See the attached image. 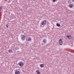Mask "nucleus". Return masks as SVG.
<instances>
[{
    "label": "nucleus",
    "instance_id": "obj_13",
    "mask_svg": "<svg viewBox=\"0 0 74 74\" xmlns=\"http://www.w3.org/2000/svg\"><path fill=\"white\" fill-rule=\"evenodd\" d=\"M32 38H30L28 39V41H32Z\"/></svg>",
    "mask_w": 74,
    "mask_h": 74
},
{
    "label": "nucleus",
    "instance_id": "obj_2",
    "mask_svg": "<svg viewBox=\"0 0 74 74\" xmlns=\"http://www.w3.org/2000/svg\"><path fill=\"white\" fill-rule=\"evenodd\" d=\"M59 42L60 45H62L63 44V41L62 39H60L59 40Z\"/></svg>",
    "mask_w": 74,
    "mask_h": 74
},
{
    "label": "nucleus",
    "instance_id": "obj_15",
    "mask_svg": "<svg viewBox=\"0 0 74 74\" xmlns=\"http://www.w3.org/2000/svg\"><path fill=\"white\" fill-rule=\"evenodd\" d=\"M68 3L69 4H71V1H70V0L68 1Z\"/></svg>",
    "mask_w": 74,
    "mask_h": 74
},
{
    "label": "nucleus",
    "instance_id": "obj_7",
    "mask_svg": "<svg viewBox=\"0 0 74 74\" xmlns=\"http://www.w3.org/2000/svg\"><path fill=\"white\" fill-rule=\"evenodd\" d=\"M67 37L69 40H70V39H71V36H67Z\"/></svg>",
    "mask_w": 74,
    "mask_h": 74
},
{
    "label": "nucleus",
    "instance_id": "obj_1",
    "mask_svg": "<svg viewBox=\"0 0 74 74\" xmlns=\"http://www.w3.org/2000/svg\"><path fill=\"white\" fill-rule=\"evenodd\" d=\"M47 23V21L45 20H44L43 21H42V23H41L42 25H45Z\"/></svg>",
    "mask_w": 74,
    "mask_h": 74
},
{
    "label": "nucleus",
    "instance_id": "obj_6",
    "mask_svg": "<svg viewBox=\"0 0 74 74\" xmlns=\"http://www.w3.org/2000/svg\"><path fill=\"white\" fill-rule=\"evenodd\" d=\"M69 7H70V8H73V5L71 4H70L69 5Z\"/></svg>",
    "mask_w": 74,
    "mask_h": 74
},
{
    "label": "nucleus",
    "instance_id": "obj_8",
    "mask_svg": "<svg viewBox=\"0 0 74 74\" xmlns=\"http://www.w3.org/2000/svg\"><path fill=\"white\" fill-rule=\"evenodd\" d=\"M44 64H42L40 65V67H41V68H42V67H44Z\"/></svg>",
    "mask_w": 74,
    "mask_h": 74
},
{
    "label": "nucleus",
    "instance_id": "obj_4",
    "mask_svg": "<svg viewBox=\"0 0 74 74\" xmlns=\"http://www.w3.org/2000/svg\"><path fill=\"white\" fill-rule=\"evenodd\" d=\"M18 65L20 66H23V62H20L18 63Z\"/></svg>",
    "mask_w": 74,
    "mask_h": 74
},
{
    "label": "nucleus",
    "instance_id": "obj_17",
    "mask_svg": "<svg viewBox=\"0 0 74 74\" xmlns=\"http://www.w3.org/2000/svg\"><path fill=\"white\" fill-rule=\"evenodd\" d=\"M6 27H7V28L8 27V25H6Z\"/></svg>",
    "mask_w": 74,
    "mask_h": 74
},
{
    "label": "nucleus",
    "instance_id": "obj_9",
    "mask_svg": "<svg viewBox=\"0 0 74 74\" xmlns=\"http://www.w3.org/2000/svg\"><path fill=\"white\" fill-rule=\"evenodd\" d=\"M56 26H58V27H60V25L59 23H57Z\"/></svg>",
    "mask_w": 74,
    "mask_h": 74
},
{
    "label": "nucleus",
    "instance_id": "obj_19",
    "mask_svg": "<svg viewBox=\"0 0 74 74\" xmlns=\"http://www.w3.org/2000/svg\"><path fill=\"white\" fill-rule=\"evenodd\" d=\"M10 2H11V1H8V3H10Z\"/></svg>",
    "mask_w": 74,
    "mask_h": 74
},
{
    "label": "nucleus",
    "instance_id": "obj_20",
    "mask_svg": "<svg viewBox=\"0 0 74 74\" xmlns=\"http://www.w3.org/2000/svg\"><path fill=\"white\" fill-rule=\"evenodd\" d=\"M72 1H73V2H74V0H72Z\"/></svg>",
    "mask_w": 74,
    "mask_h": 74
},
{
    "label": "nucleus",
    "instance_id": "obj_18",
    "mask_svg": "<svg viewBox=\"0 0 74 74\" xmlns=\"http://www.w3.org/2000/svg\"><path fill=\"white\" fill-rule=\"evenodd\" d=\"M53 2H55L56 1V0H53Z\"/></svg>",
    "mask_w": 74,
    "mask_h": 74
},
{
    "label": "nucleus",
    "instance_id": "obj_11",
    "mask_svg": "<svg viewBox=\"0 0 74 74\" xmlns=\"http://www.w3.org/2000/svg\"><path fill=\"white\" fill-rule=\"evenodd\" d=\"M8 52H9V53H12V50L11 49H10L8 50Z\"/></svg>",
    "mask_w": 74,
    "mask_h": 74
},
{
    "label": "nucleus",
    "instance_id": "obj_5",
    "mask_svg": "<svg viewBox=\"0 0 74 74\" xmlns=\"http://www.w3.org/2000/svg\"><path fill=\"white\" fill-rule=\"evenodd\" d=\"M15 74H20V72L19 71H16L15 72Z\"/></svg>",
    "mask_w": 74,
    "mask_h": 74
},
{
    "label": "nucleus",
    "instance_id": "obj_21",
    "mask_svg": "<svg viewBox=\"0 0 74 74\" xmlns=\"http://www.w3.org/2000/svg\"><path fill=\"white\" fill-rule=\"evenodd\" d=\"M33 0V1H34V0Z\"/></svg>",
    "mask_w": 74,
    "mask_h": 74
},
{
    "label": "nucleus",
    "instance_id": "obj_12",
    "mask_svg": "<svg viewBox=\"0 0 74 74\" xmlns=\"http://www.w3.org/2000/svg\"><path fill=\"white\" fill-rule=\"evenodd\" d=\"M36 72L37 73V74H40V72H39V71L38 70H36Z\"/></svg>",
    "mask_w": 74,
    "mask_h": 74
},
{
    "label": "nucleus",
    "instance_id": "obj_22",
    "mask_svg": "<svg viewBox=\"0 0 74 74\" xmlns=\"http://www.w3.org/2000/svg\"><path fill=\"white\" fill-rule=\"evenodd\" d=\"M15 45H14V46L15 47Z\"/></svg>",
    "mask_w": 74,
    "mask_h": 74
},
{
    "label": "nucleus",
    "instance_id": "obj_3",
    "mask_svg": "<svg viewBox=\"0 0 74 74\" xmlns=\"http://www.w3.org/2000/svg\"><path fill=\"white\" fill-rule=\"evenodd\" d=\"M25 37H26V36H25L24 35H23L22 36V37L21 38V40L23 41L25 40Z\"/></svg>",
    "mask_w": 74,
    "mask_h": 74
},
{
    "label": "nucleus",
    "instance_id": "obj_16",
    "mask_svg": "<svg viewBox=\"0 0 74 74\" xmlns=\"http://www.w3.org/2000/svg\"><path fill=\"white\" fill-rule=\"evenodd\" d=\"M2 7L1 6L0 7V11H1V10H2Z\"/></svg>",
    "mask_w": 74,
    "mask_h": 74
},
{
    "label": "nucleus",
    "instance_id": "obj_14",
    "mask_svg": "<svg viewBox=\"0 0 74 74\" xmlns=\"http://www.w3.org/2000/svg\"><path fill=\"white\" fill-rule=\"evenodd\" d=\"M15 49L16 50H18V49H19V47L18 46H16L15 48Z\"/></svg>",
    "mask_w": 74,
    "mask_h": 74
},
{
    "label": "nucleus",
    "instance_id": "obj_10",
    "mask_svg": "<svg viewBox=\"0 0 74 74\" xmlns=\"http://www.w3.org/2000/svg\"><path fill=\"white\" fill-rule=\"evenodd\" d=\"M43 42L44 43H46L47 42V40L46 39H43Z\"/></svg>",
    "mask_w": 74,
    "mask_h": 74
}]
</instances>
